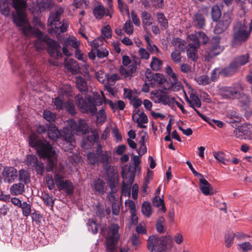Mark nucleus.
<instances>
[{
  "instance_id": "f257e3e1",
  "label": "nucleus",
  "mask_w": 252,
  "mask_h": 252,
  "mask_svg": "<svg viewBox=\"0 0 252 252\" xmlns=\"http://www.w3.org/2000/svg\"><path fill=\"white\" fill-rule=\"evenodd\" d=\"M29 140L30 146L35 149L41 158L49 159V166L47 167L46 170L47 171H51L56 153L53 148L46 140L38 139L34 133H32L29 136Z\"/></svg>"
},
{
  "instance_id": "f03ea898",
  "label": "nucleus",
  "mask_w": 252,
  "mask_h": 252,
  "mask_svg": "<svg viewBox=\"0 0 252 252\" xmlns=\"http://www.w3.org/2000/svg\"><path fill=\"white\" fill-rule=\"evenodd\" d=\"M12 3L16 11V13L12 14L14 23L20 28L23 33L26 36H30L32 32V28L25 18L27 0H12Z\"/></svg>"
},
{
  "instance_id": "7ed1b4c3",
  "label": "nucleus",
  "mask_w": 252,
  "mask_h": 252,
  "mask_svg": "<svg viewBox=\"0 0 252 252\" xmlns=\"http://www.w3.org/2000/svg\"><path fill=\"white\" fill-rule=\"evenodd\" d=\"M88 162L92 164H102L103 168L106 171H113V167L111 166L112 153L109 151L102 150V146L98 143L95 152H89L87 154Z\"/></svg>"
},
{
  "instance_id": "20e7f679",
  "label": "nucleus",
  "mask_w": 252,
  "mask_h": 252,
  "mask_svg": "<svg viewBox=\"0 0 252 252\" xmlns=\"http://www.w3.org/2000/svg\"><path fill=\"white\" fill-rule=\"evenodd\" d=\"M38 39L35 41L34 45L38 51L48 47V52L52 57L57 58L62 56L60 51V44L54 40L50 38L43 32L38 31L37 32Z\"/></svg>"
},
{
  "instance_id": "39448f33",
  "label": "nucleus",
  "mask_w": 252,
  "mask_h": 252,
  "mask_svg": "<svg viewBox=\"0 0 252 252\" xmlns=\"http://www.w3.org/2000/svg\"><path fill=\"white\" fill-rule=\"evenodd\" d=\"M250 36V31H248L245 20L236 21L233 24L231 40V45L233 47L247 41Z\"/></svg>"
},
{
  "instance_id": "423d86ee",
  "label": "nucleus",
  "mask_w": 252,
  "mask_h": 252,
  "mask_svg": "<svg viewBox=\"0 0 252 252\" xmlns=\"http://www.w3.org/2000/svg\"><path fill=\"white\" fill-rule=\"evenodd\" d=\"M119 226L117 224H111L107 228V236L106 237L107 252H115L116 245L120 234Z\"/></svg>"
},
{
  "instance_id": "0eeeda50",
  "label": "nucleus",
  "mask_w": 252,
  "mask_h": 252,
  "mask_svg": "<svg viewBox=\"0 0 252 252\" xmlns=\"http://www.w3.org/2000/svg\"><path fill=\"white\" fill-rule=\"evenodd\" d=\"M241 85L240 83H236L231 87H221L219 89V94L224 99L239 98L241 96Z\"/></svg>"
},
{
  "instance_id": "6e6552de",
  "label": "nucleus",
  "mask_w": 252,
  "mask_h": 252,
  "mask_svg": "<svg viewBox=\"0 0 252 252\" xmlns=\"http://www.w3.org/2000/svg\"><path fill=\"white\" fill-rule=\"evenodd\" d=\"M148 250L155 252H163L166 248V239L163 236H150L147 244Z\"/></svg>"
},
{
  "instance_id": "1a4fd4ad",
  "label": "nucleus",
  "mask_w": 252,
  "mask_h": 252,
  "mask_svg": "<svg viewBox=\"0 0 252 252\" xmlns=\"http://www.w3.org/2000/svg\"><path fill=\"white\" fill-rule=\"evenodd\" d=\"M220 37L218 36L212 38L213 44L208 49L204 55L206 61H210L223 51L224 47L220 45Z\"/></svg>"
},
{
  "instance_id": "9d476101",
  "label": "nucleus",
  "mask_w": 252,
  "mask_h": 252,
  "mask_svg": "<svg viewBox=\"0 0 252 252\" xmlns=\"http://www.w3.org/2000/svg\"><path fill=\"white\" fill-rule=\"evenodd\" d=\"M63 178V175L56 174L54 176L55 183L60 190H64L66 194L71 195L74 193V186L70 180H64Z\"/></svg>"
},
{
  "instance_id": "9b49d317",
  "label": "nucleus",
  "mask_w": 252,
  "mask_h": 252,
  "mask_svg": "<svg viewBox=\"0 0 252 252\" xmlns=\"http://www.w3.org/2000/svg\"><path fill=\"white\" fill-rule=\"evenodd\" d=\"M76 100L77 106L82 113H87L90 112L93 116L96 114L97 108L93 102L91 101L87 102L81 94H78L76 96Z\"/></svg>"
},
{
  "instance_id": "f8f14e48",
  "label": "nucleus",
  "mask_w": 252,
  "mask_h": 252,
  "mask_svg": "<svg viewBox=\"0 0 252 252\" xmlns=\"http://www.w3.org/2000/svg\"><path fill=\"white\" fill-rule=\"evenodd\" d=\"M122 176L123 179L122 183V194L124 196H130L131 185L134 181L135 174L128 170L126 172L123 171Z\"/></svg>"
},
{
  "instance_id": "ddd939ff",
  "label": "nucleus",
  "mask_w": 252,
  "mask_h": 252,
  "mask_svg": "<svg viewBox=\"0 0 252 252\" xmlns=\"http://www.w3.org/2000/svg\"><path fill=\"white\" fill-rule=\"evenodd\" d=\"M64 9L63 7L58 8L55 12H51L47 21L48 26H55V28H52L49 29V32L51 33H57L59 31L58 27L57 26L58 23H60L61 16L63 13Z\"/></svg>"
},
{
  "instance_id": "4468645a",
  "label": "nucleus",
  "mask_w": 252,
  "mask_h": 252,
  "mask_svg": "<svg viewBox=\"0 0 252 252\" xmlns=\"http://www.w3.org/2000/svg\"><path fill=\"white\" fill-rule=\"evenodd\" d=\"M26 164L30 168L35 169L37 174L42 175L44 171V166L41 161H39L37 157L34 155L27 156Z\"/></svg>"
},
{
  "instance_id": "2eb2a0df",
  "label": "nucleus",
  "mask_w": 252,
  "mask_h": 252,
  "mask_svg": "<svg viewBox=\"0 0 252 252\" xmlns=\"http://www.w3.org/2000/svg\"><path fill=\"white\" fill-rule=\"evenodd\" d=\"M145 74L146 81L148 82L151 86L159 85L160 86L167 82L162 74L159 73L152 74L150 69L146 71Z\"/></svg>"
},
{
  "instance_id": "dca6fc26",
  "label": "nucleus",
  "mask_w": 252,
  "mask_h": 252,
  "mask_svg": "<svg viewBox=\"0 0 252 252\" xmlns=\"http://www.w3.org/2000/svg\"><path fill=\"white\" fill-rule=\"evenodd\" d=\"M152 99L156 103L161 102L164 105L174 103L175 98L170 97L167 94L158 91L151 93Z\"/></svg>"
},
{
  "instance_id": "f3484780",
  "label": "nucleus",
  "mask_w": 252,
  "mask_h": 252,
  "mask_svg": "<svg viewBox=\"0 0 252 252\" xmlns=\"http://www.w3.org/2000/svg\"><path fill=\"white\" fill-rule=\"evenodd\" d=\"M231 21L230 15L227 13L224 14L216 25L214 30L215 33L219 34L222 33L228 28Z\"/></svg>"
},
{
  "instance_id": "a211bd4d",
  "label": "nucleus",
  "mask_w": 252,
  "mask_h": 252,
  "mask_svg": "<svg viewBox=\"0 0 252 252\" xmlns=\"http://www.w3.org/2000/svg\"><path fill=\"white\" fill-rule=\"evenodd\" d=\"M165 72L171 79V85L169 89L174 91L181 90L183 88V86L179 82L177 75L173 71L172 68L170 66H167L165 68Z\"/></svg>"
},
{
  "instance_id": "6ab92c4d",
  "label": "nucleus",
  "mask_w": 252,
  "mask_h": 252,
  "mask_svg": "<svg viewBox=\"0 0 252 252\" xmlns=\"http://www.w3.org/2000/svg\"><path fill=\"white\" fill-rule=\"evenodd\" d=\"M68 124L70 128L76 132H81L83 134H86L89 131L86 123L84 120L80 119L77 123L75 120L70 119L68 121Z\"/></svg>"
},
{
  "instance_id": "aec40b11",
  "label": "nucleus",
  "mask_w": 252,
  "mask_h": 252,
  "mask_svg": "<svg viewBox=\"0 0 252 252\" xmlns=\"http://www.w3.org/2000/svg\"><path fill=\"white\" fill-rule=\"evenodd\" d=\"M132 120L137 124V126L140 128L146 127L145 124L148 123V119L147 115L144 112H140L139 110H134L132 115Z\"/></svg>"
},
{
  "instance_id": "412c9836",
  "label": "nucleus",
  "mask_w": 252,
  "mask_h": 252,
  "mask_svg": "<svg viewBox=\"0 0 252 252\" xmlns=\"http://www.w3.org/2000/svg\"><path fill=\"white\" fill-rule=\"evenodd\" d=\"M3 181L5 182L12 183L15 181L18 176V171L13 167H5L2 172Z\"/></svg>"
},
{
  "instance_id": "4be33fe9",
  "label": "nucleus",
  "mask_w": 252,
  "mask_h": 252,
  "mask_svg": "<svg viewBox=\"0 0 252 252\" xmlns=\"http://www.w3.org/2000/svg\"><path fill=\"white\" fill-rule=\"evenodd\" d=\"M108 175V185L111 188V189L113 192H117L118 191V175L115 171L113 168V171H106Z\"/></svg>"
},
{
  "instance_id": "5701e85b",
  "label": "nucleus",
  "mask_w": 252,
  "mask_h": 252,
  "mask_svg": "<svg viewBox=\"0 0 252 252\" xmlns=\"http://www.w3.org/2000/svg\"><path fill=\"white\" fill-rule=\"evenodd\" d=\"M60 136L63 137L66 144L68 145V149H65V151L72 150L73 147L72 143L74 142V139L70 130L67 127H63L61 132Z\"/></svg>"
},
{
  "instance_id": "b1692460",
  "label": "nucleus",
  "mask_w": 252,
  "mask_h": 252,
  "mask_svg": "<svg viewBox=\"0 0 252 252\" xmlns=\"http://www.w3.org/2000/svg\"><path fill=\"white\" fill-rule=\"evenodd\" d=\"M192 25L197 29H203L206 25V20L203 14L196 13L192 18Z\"/></svg>"
},
{
  "instance_id": "393cba45",
  "label": "nucleus",
  "mask_w": 252,
  "mask_h": 252,
  "mask_svg": "<svg viewBox=\"0 0 252 252\" xmlns=\"http://www.w3.org/2000/svg\"><path fill=\"white\" fill-rule=\"evenodd\" d=\"M225 119L226 121L230 123L239 122L241 121V115L233 108L229 109L226 111Z\"/></svg>"
},
{
  "instance_id": "a878e982",
  "label": "nucleus",
  "mask_w": 252,
  "mask_h": 252,
  "mask_svg": "<svg viewBox=\"0 0 252 252\" xmlns=\"http://www.w3.org/2000/svg\"><path fill=\"white\" fill-rule=\"evenodd\" d=\"M199 182V189L203 194L208 195L214 193L211 184L206 179L201 177Z\"/></svg>"
},
{
  "instance_id": "bb28decb",
  "label": "nucleus",
  "mask_w": 252,
  "mask_h": 252,
  "mask_svg": "<svg viewBox=\"0 0 252 252\" xmlns=\"http://www.w3.org/2000/svg\"><path fill=\"white\" fill-rule=\"evenodd\" d=\"M237 70V67L231 62L228 66L220 69L219 74L223 77H230L235 74Z\"/></svg>"
},
{
  "instance_id": "cd10ccee",
  "label": "nucleus",
  "mask_w": 252,
  "mask_h": 252,
  "mask_svg": "<svg viewBox=\"0 0 252 252\" xmlns=\"http://www.w3.org/2000/svg\"><path fill=\"white\" fill-rule=\"evenodd\" d=\"M102 96L104 100V103H108L113 112H115L116 110H123L126 106V104L123 100H118L113 102L111 100L106 99L103 94Z\"/></svg>"
},
{
  "instance_id": "c85d7f7f",
  "label": "nucleus",
  "mask_w": 252,
  "mask_h": 252,
  "mask_svg": "<svg viewBox=\"0 0 252 252\" xmlns=\"http://www.w3.org/2000/svg\"><path fill=\"white\" fill-rule=\"evenodd\" d=\"M65 67L67 70L74 74H77L81 72V68L78 63L72 59L65 61Z\"/></svg>"
},
{
  "instance_id": "c756f323",
  "label": "nucleus",
  "mask_w": 252,
  "mask_h": 252,
  "mask_svg": "<svg viewBox=\"0 0 252 252\" xmlns=\"http://www.w3.org/2000/svg\"><path fill=\"white\" fill-rule=\"evenodd\" d=\"M60 134L61 132L55 125H50L48 126L47 135L50 139L55 140L60 137Z\"/></svg>"
},
{
  "instance_id": "7c9ffc66",
  "label": "nucleus",
  "mask_w": 252,
  "mask_h": 252,
  "mask_svg": "<svg viewBox=\"0 0 252 252\" xmlns=\"http://www.w3.org/2000/svg\"><path fill=\"white\" fill-rule=\"evenodd\" d=\"M37 7L40 11H43L46 10H50L52 9L54 4L51 1L48 0H38L37 3Z\"/></svg>"
},
{
  "instance_id": "2f4dec72",
  "label": "nucleus",
  "mask_w": 252,
  "mask_h": 252,
  "mask_svg": "<svg viewBox=\"0 0 252 252\" xmlns=\"http://www.w3.org/2000/svg\"><path fill=\"white\" fill-rule=\"evenodd\" d=\"M186 101L192 108H194L195 106L199 108L201 106V100L195 94H191L189 98L186 97Z\"/></svg>"
},
{
  "instance_id": "473e14b6",
  "label": "nucleus",
  "mask_w": 252,
  "mask_h": 252,
  "mask_svg": "<svg viewBox=\"0 0 252 252\" xmlns=\"http://www.w3.org/2000/svg\"><path fill=\"white\" fill-rule=\"evenodd\" d=\"M94 190L100 194H103L106 189L104 182L100 179L94 181Z\"/></svg>"
},
{
  "instance_id": "72a5a7b5",
  "label": "nucleus",
  "mask_w": 252,
  "mask_h": 252,
  "mask_svg": "<svg viewBox=\"0 0 252 252\" xmlns=\"http://www.w3.org/2000/svg\"><path fill=\"white\" fill-rule=\"evenodd\" d=\"M76 85L80 92L86 93L88 91L87 83L86 80L82 77H76Z\"/></svg>"
},
{
  "instance_id": "f704fd0d",
  "label": "nucleus",
  "mask_w": 252,
  "mask_h": 252,
  "mask_svg": "<svg viewBox=\"0 0 252 252\" xmlns=\"http://www.w3.org/2000/svg\"><path fill=\"white\" fill-rule=\"evenodd\" d=\"M249 55L245 54L234 58L232 62L238 69L241 66L245 65L249 62Z\"/></svg>"
},
{
  "instance_id": "c9c22d12",
  "label": "nucleus",
  "mask_w": 252,
  "mask_h": 252,
  "mask_svg": "<svg viewBox=\"0 0 252 252\" xmlns=\"http://www.w3.org/2000/svg\"><path fill=\"white\" fill-rule=\"evenodd\" d=\"M10 189L11 193L13 195L22 194L25 191V185L22 183L14 184L11 187Z\"/></svg>"
},
{
  "instance_id": "e433bc0d",
  "label": "nucleus",
  "mask_w": 252,
  "mask_h": 252,
  "mask_svg": "<svg viewBox=\"0 0 252 252\" xmlns=\"http://www.w3.org/2000/svg\"><path fill=\"white\" fill-rule=\"evenodd\" d=\"M241 132L245 137V139L252 138V125L251 124H244L240 127Z\"/></svg>"
},
{
  "instance_id": "4c0bfd02",
  "label": "nucleus",
  "mask_w": 252,
  "mask_h": 252,
  "mask_svg": "<svg viewBox=\"0 0 252 252\" xmlns=\"http://www.w3.org/2000/svg\"><path fill=\"white\" fill-rule=\"evenodd\" d=\"M171 43L175 47L176 51L180 52L184 51L186 46V43L184 40L179 37L174 38L173 39Z\"/></svg>"
},
{
  "instance_id": "58836bf2",
  "label": "nucleus",
  "mask_w": 252,
  "mask_h": 252,
  "mask_svg": "<svg viewBox=\"0 0 252 252\" xmlns=\"http://www.w3.org/2000/svg\"><path fill=\"white\" fill-rule=\"evenodd\" d=\"M153 204L155 207L159 208V211L165 212L166 210L164 200L159 195H156L153 199Z\"/></svg>"
},
{
  "instance_id": "ea45409f",
  "label": "nucleus",
  "mask_w": 252,
  "mask_h": 252,
  "mask_svg": "<svg viewBox=\"0 0 252 252\" xmlns=\"http://www.w3.org/2000/svg\"><path fill=\"white\" fill-rule=\"evenodd\" d=\"M141 18L143 27L150 26L152 24L153 19L150 13L146 11H142Z\"/></svg>"
},
{
  "instance_id": "a19ab883",
  "label": "nucleus",
  "mask_w": 252,
  "mask_h": 252,
  "mask_svg": "<svg viewBox=\"0 0 252 252\" xmlns=\"http://www.w3.org/2000/svg\"><path fill=\"white\" fill-rule=\"evenodd\" d=\"M158 22L160 25L161 30H165L168 27L167 19L163 13L158 12L157 13Z\"/></svg>"
},
{
  "instance_id": "79ce46f5",
  "label": "nucleus",
  "mask_w": 252,
  "mask_h": 252,
  "mask_svg": "<svg viewBox=\"0 0 252 252\" xmlns=\"http://www.w3.org/2000/svg\"><path fill=\"white\" fill-rule=\"evenodd\" d=\"M162 64L163 62L161 60L156 57H153L150 66L153 70L159 71L161 68Z\"/></svg>"
},
{
  "instance_id": "37998d69",
  "label": "nucleus",
  "mask_w": 252,
  "mask_h": 252,
  "mask_svg": "<svg viewBox=\"0 0 252 252\" xmlns=\"http://www.w3.org/2000/svg\"><path fill=\"white\" fill-rule=\"evenodd\" d=\"M106 11L102 5H98L95 7L93 10L94 17L98 19H101L105 14Z\"/></svg>"
},
{
  "instance_id": "c03bdc74",
  "label": "nucleus",
  "mask_w": 252,
  "mask_h": 252,
  "mask_svg": "<svg viewBox=\"0 0 252 252\" xmlns=\"http://www.w3.org/2000/svg\"><path fill=\"white\" fill-rule=\"evenodd\" d=\"M19 180L24 184L30 182V175L27 170L21 169L19 172Z\"/></svg>"
},
{
  "instance_id": "a18cd8bd",
  "label": "nucleus",
  "mask_w": 252,
  "mask_h": 252,
  "mask_svg": "<svg viewBox=\"0 0 252 252\" xmlns=\"http://www.w3.org/2000/svg\"><path fill=\"white\" fill-rule=\"evenodd\" d=\"M221 11L217 5H214L211 9V17L214 21L217 22L220 17Z\"/></svg>"
},
{
  "instance_id": "49530a36",
  "label": "nucleus",
  "mask_w": 252,
  "mask_h": 252,
  "mask_svg": "<svg viewBox=\"0 0 252 252\" xmlns=\"http://www.w3.org/2000/svg\"><path fill=\"white\" fill-rule=\"evenodd\" d=\"M141 211L143 215L146 217H150L152 213L151 204L147 201L144 202L142 205Z\"/></svg>"
},
{
  "instance_id": "de8ad7c7",
  "label": "nucleus",
  "mask_w": 252,
  "mask_h": 252,
  "mask_svg": "<svg viewBox=\"0 0 252 252\" xmlns=\"http://www.w3.org/2000/svg\"><path fill=\"white\" fill-rule=\"evenodd\" d=\"M44 203L49 207H53L54 205V199L52 196L48 193H44L41 197Z\"/></svg>"
},
{
  "instance_id": "09e8293b",
  "label": "nucleus",
  "mask_w": 252,
  "mask_h": 252,
  "mask_svg": "<svg viewBox=\"0 0 252 252\" xmlns=\"http://www.w3.org/2000/svg\"><path fill=\"white\" fill-rule=\"evenodd\" d=\"M43 118L48 122H54L56 119V115L50 110H45L43 112Z\"/></svg>"
},
{
  "instance_id": "8fccbe9b",
  "label": "nucleus",
  "mask_w": 252,
  "mask_h": 252,
  "mask_svg": "<svg viewBox=\"0 0 252 252\" xmlns=\"http://www.w3.org/2000/svg\"><path fill=\"white\" fill-rule=\"evenodd\" d=\"M88 228L89 231L93 234H96L98 232V225L95 221L92 219H89L87 222Z\"/></svg>"
},
{
  "instance_id": "3c124183",
  "label": "nucleus",
  "mask_w": 252,
  "mask_h": 252,
  "mask_svg": "<svg viewBox=\"0 0 252 252\" xmlns=\"http://www.w3.org/2000/svg\"><path fill=\"white\" fill-rule=\"evenodd\" d=\"M106 119V115L105 112V110L104 109L102 108L98 112L96 116V121L97 123L101 125L105 123Z\"/></svg>"
},
{
  "instance_id": "603ef678",
  "label": "nucleus",
  "mask_w": 252,
  "mask_h": 252,
  "mask_svg": "<svg viewBox=\"0 0 252 252\" xmlns=\"http://www.w3.org/2000/svg\"><path fill=\"white\" fill-rule=\"evenodd\" d=\"M191 40L192 43L189 44L190 48H198L200 46L199 38L197 35V32L195 34H191Z\"/></svg>"
},
{
  "instance_id": "864d4df0",
  "label": "nucleus",
  "mask_w": 252,
  "mask_h": 252,
  "mask_svg": "<svg viewBox=\"0 0 252 252\" xmlns=\"http://www.w3.org/2000/svg\"><path fill=\"white\" fill-rule=\"evenodd\" d=\"M64 108L72 115H74L76 113L74 105L70 100H68L64 103Z\"/></svg>"
},
{
  "instance_id": "5fc2aeb1",
  "label": "nucleus",
  "mask_w": 252,
  "mask_h": 252,
  "mask_svg": "<svg viewBox=\"0 0 252 252\" xmlns=\"http://www.w3.org/2000/svg\"><path fill=\"white\" fill-rule=\"evenodd\" d=\"M213 155L214 158L217 159L220 162L225 164V161H229L228 159L226 158V156L225 154L221 152H213Z\"/></svg>"
},
{
  "instance_id": "6e6d98bb",
  "label": "nucleus",
  "mask_w": 252,
  "mask_h": 252,
  "mask_svg": "<svg viewBox=\"0 0 252 252\" xmlns=\"http://www.w3.org/2000/svg\"><path fill=\"white\" fill-rule=\"evenodd\" d=\"M53 103L56 106L57 110H62L64 108V103L63 102L61 96H58L55 98L53 100Z\"/></svg>"
},
{
  "instance_id": "4d7b16f0",
  "label": "nucleus",
  "mask_w": 252,
  "mask_h": 252,
  "mask_svg": "<svg viewBox=\"0 0 252 252\" xmlns=\"http://www.w3.org/2000/svg\"><path fill=\"white\" fill-rule=\"evenodd\" d=\"M21 207L22 209V213L24 216L27 217L31 212V207L29 204L24 202L21 204Z\"/></svg>"
},
{
  "instance_id": "13d9d810",
  "label": "nucleus",
  "mask_w": 252,
  "mask_h": 252,
  "mask_svg": "<svg viewBox=\"0 0 252 252\" xmlns=\"http://www.w3.org/2000/svg\"><path fill=\"white\" fill-rule=\"evenodd\" d=\"M124 31L128 34H131L133 32V26L130 20H127L123 26Z\"/></svg>"
},
{
  "instance_id": "bf43d9fd",
  "label": "nucleus",
  "mask_w": 252,
  "mask_h": 252,
  "mask_svg": "<svg viewBox=\"0 0 252 252\" xmlns=\"http://www.w3.org/2000/svg\"><path fill=\"white\" fill-rule=\"evenodd\" d=\"M197 48H189L187 51V54L188 58L191 59L192 61L195 62L197 59L196 54Z\"/></svg>"
},
{
  "instance_id": "052dcab7",
  "label": "nucleus",
  "mask_w": 252,
  "mask_h": 252,
  "mask_svg": "<svg viewBox=\"0 0 252 252\" xmlns=\"http://www.w3.org/2000/svg\"><path fill=\"white\" fill-rule=\"evenodd\" d=\"M238 249L241 250L243 252H247L252 249V245L249 242H245L238 244Z\"/></svg>"
},
{
  "instance_id": "680f3d73",
  "label": "nucleus",
  "mask_w": 252,
  "mask_h": 252,
  "mask_svg": "<svg viewBox=\"0 0 252 252\" xmlns=\"http://www.w3.org/2000/svg\"><path fill=\"white\" fill-rule=\"evenodd\" d=\"M234 235L232 233H228L225 235L224 238L225 245L227 248H229L233 243Z\"/></svg>"
},
{
  "instance_id": "e2e57ef3",
  "label": "nucleus",
  "mask_w": 252,
  "mask_h": 252,
  "mask_svg": "<svg viewBox=\"0 0 252 252\" xmlns=\"http://www.w3.org/2000/svg\"><path fill=\"white\" fill-rule=\"evenodd\" d=\"M95 214L97 216L99 217L100 218L103 217L104 216L105 212L104 210V207L103 205L100 203H98L95 205Z\"/></svg>"
},
{
  "instance_id": "0e129e2a",
  "label": "nucleus",
  "mask_w": 252,
  "mask_h": 252,
  "mask_svg": "<svg viewBox=\"0 0 252 252\" xmlns=\"http://www.w3.org/2000/svg\"><path fill=\"white\" fill-rule=\"evenodd\" d=\"M197 82L199 85H206L211 83V80L207 75H202L197 79Z\"/></svg>"
},
{
  "instance_id": "69168bd1",
  "label": "nucleus",
  "mask_w": 252,
  "mask_h": 252,
  "mask_svg": "<svg viewBox=\"0 0 252 252\" xmlns=\"http://www.w3.org/2000/svg\"><path fill=\"white\" fill-rule=\"evenodd\" d=\"M72 87L70 85H66L61 89L60 94L65 95L66 96H71L72 95Z\"/></svg>"
},
{
  "instance_id": "338daca9",
  "label": "nucleus",
  "mask_w": 252,
  "mask_h": 252,
  "mask_svg": "<svg viewBox=\"0 0 252 252\" xmlns=\"http://www.w3.org/2000/svg\"><path fill=\"white\" fill-rule=\"evenodd\" d=\"M46 183L48 189L52 190L55 188L54 179L52 176L50 174H47L45 177Z\"/></svg>"
},
{
  "instance_id": "774afa93",
  "label": "nucleus",
  "mask_w": 252,
  "mask_h": 252,
  "mask_svg": "<svg viewBox=\"0 0 252 252\" xmlns=\"http://www.w3.org/2000/svg\"><path fill=\"white\" fill-rule=\"evenodd\" d=\"M182 52L180 51H173L171 53V58L172 60L175 63H180L181 61V53Z\"/></svg>"
}]
</instances>
